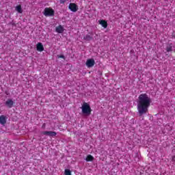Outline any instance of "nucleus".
<instances>
[{
    "mask_svg": "<svg viewBox=\"0 0 175 175\" xmlns=\"http://www.w3.org/2000/svg\"><path fill=\"white\" fill-rule=\"evenodd\" d=\"M36 49H37V51H44V47L43 46V44H42V42H38L36 45Z\"/></svg>",
    "mask_w": 175,
    "mask_h": 175,
    "instance_id": "obj_9",
    "label": "nucleus"
},
{
    "mask_svg": "<svg viewBox=\"0 0 175 175\" xmlns=\"http://www.w3.org/2000/svg\"><path fill=\"white\" fill-rule=\"evenodd\" d=\"M57 58H62V59H66L64 55H58Z\"/></svg>",
    "mask_w": 175,
    "mask_h": 175,
    "instance_id": "obj_17",
    "label": "nucleus"
},
{
    "mask_svg": "<svg viewBox=\"0 0 175 175\" xmlns=\"http://www.w3.org/2000/svg\"><path fill=\"white\" fill-rule=\"evenodd\" d=\"M167 52L170 53V51H172L173 50V46H172V44H170L166 48Z\"/></svg>",
    "mask_w": 175,
    "mask_h": 175,
    "instance_id": "obj_15",
    "label": "nucleus"
},
{
    "mask_svg": "<svg viewBox=\"0 0 175 175\" xmlns=\"http://www.w3.org/2000/svg\"><path fill=\"white\" fill-rule=\"evenodd\" d=\"M151 105V98L147 94H142L138 97L137 111L139 117L148 113V107Z\"/></svg>",
    "mask_w": 175,
    "mask_h": 175,
    "instance_id": "obj_1",
    "label": "nucleus"
},
{
    "mask_svg": "<svg viewBox=\"0 0 175 175\" xmlns=\"http://www.w3.org/2000/svg\"><path fill=\"white\" fill-rule=\"evenodd\" d=\"M5 94H6V95H9V94L8 93V92H5Z\"/></svg>",
    "mask_w": 175,
    "mask_h": 175,
    "instance_id": "obj_21",
    "label": "nucleus"
},
{
    "mask_svg": "<svg viewBox=\"0 0 175 175\" xmlns=\"http://www.w3.org/2000/svg\"><path fill=\"white\" fill-rule=\"evenodd\" d=\"M54 14H55V12H54V10H53V8H45L44 10V16H45V17H51L54 16Z\"/></svg>",
    "mask_w": 175,
    "mask_h": 175,
    "instance_id": "obj_3",
    "label": "nucleus"
},
{
    "mask_svg": "<svg viewBox=\"0 0 175 175\" xmlns=\"http://www.w3.org/2000/svg\"><path fill=\"white\" fill-rule=\"evenodd\" d=\"M44 126H46V124H44L42 125V127H44Z\"/></svg>",
    "mask_w": 175,
    "mask_h": 175,
    "instance_id": "obj_20",
    "label": "nucleus"
},
{
    "mask_svg": "<svg viewBox=\"0 0 175 175\" xmlns=\"http://www.w3.org/2000/svg\"><path fill=\"white\" fill-rule=\"evenodd\" d=\"M64 174L65 175H72V172L69 169H66L64 170Z\"/></svg>",
    "mask_w": 175,
    "mask_h": 175,
    "instance_id": "obj_16",
    "label": "nucleus"
},
{
    "mask_svg": "<svg viewBox=\"0 0 175 175\" xmlns=\"http://www.w3.org/2000/svg\"><path fill=\"white\" fill-rule=\"evenodd\" d=\"M95 65V60L94 59H88L86 61V66L88 68H92Z\"/></svg>",
    "mask_w": 175,
    "mask_h": 175,
    "instance_id": "obj_6",
    "label": "nucleus"
},
{
    "mask_svg": "<svg viewBox=\"0 0 175 175\" xmlns=\"http://www.w3.org/2000/svg\"><path fill=\"white\" fill-rule=\"evenodd\" d=\"M86 162H92L94 161V156L88 154L85 159Z\"/></svg>",
    "mask_w": 175,
    "mask_h": 175,
    "instance_id": "obj_11",
    "label": "nucleus"
},
{
    "mask_svg": "<svg viewBox=\"0 0 175 175\" xmlns=\"http://www.w3.org/2000/svg\"><path fill=\"white\" fill-rule=\"evenodd\" d=\"M83 39L84 40H86V42H90V40H92V36L87 34L85 36L83 37Z\"/></svg>",
    "mask_w": 175,
    "mask_h": 175,
    "instance_id": "obj_12",
    "label": "nucleus"
},
{
    "mask_svg": "<svg viewBox=\"0 0 175 175\" xmlns=\"http://www.w3.org/2000/svg\"><path fill=\"white\" fill-rule=\"evenodd\" d=\"M81 109H82V113L83 114H88V116H90V114H91V111H92V109H91V107L90 106V104L87 103H83Z\"/></svg>",
    "mask_w": 175,
    "mask_h": 175,
    "instance_id": "obj_2",
    "label": "nucleus"
},
{
    "mask_svg": "<svg viewBox=\"0 0 175 175\" xmlns=\"http://www.w3.org/2000/svg\"><path fill=\"white\" fill-rule=\"evenodd\" d=\"M42 135L50 136V137H54L57 136V132L55 131H43Z\"/></svg>",
    "mask_w": 175,
    "mask_h": 175,
    "instance_id": "obj_5",
    "label": "nucleus"
},
{
    "mask_svg": "<svg viewBox=\"0 0 175 175\" xmlns=\"http://www.w3.org/2000/svg\"><path fill=\"white\" fill-rule=\"evenodd\" d=\"M0 124L1 125H5V124H6V116L3 115L0 116Z\"/></svg>",
    "mask_w": 175,
    "mask_h": 175,
    "instance_id": "obj_10",
    "label": "nucleus"
},
{
    "mask_svg": "<svg viewBox=\"0 0 175 175\" xmlns=\"http://www.w3.org/2000/svg\"><path fill=\"white\" fill-rule=\"evenodd\" d=\"M68 9L71 10V12H76L77 10H79V7L75 3H70L68 5Z\"/></svg>",
    "mask_w": 175,
    "mask_h": 175,
    "instance_id": "obj_4",
    "label": "nucleus"
},
{
    "mask_svg": "<svg viewBox=\"0 0 175 175\" xmlns=\"http://www.w3.org/2000/svg\"><path fill=\"white\" fill-rule=\"evenodd\" d=\"M15 10L18 12V13H23V8H21V5H18L15 8Z\"/></svg>",
    "mask_w": 175,
    "mask_h": 175,
    "instance_id": "obj_14",
    "label": "nucleus"
},
{
    "mask_svg": "<svg viewBox=\"0 0 175 175\" xmlns=\"http://www.w3.org/2000/svg\"><path fill=\"white\" fill-rule=\"evenodd\" d=\"M172 161L175 162V156L172 157Z\"/></svg>",
    "mask_w": 175,
    "mask_h": 175,
    "instance_id": "obj_18",
    "label": "nucleus"
},
{
    "mask_svg": "<svg viewBox=\"0 0 175 175\" xmlns=\"http://www.w3.org/2000/svg\"><path fill=\"white\" fill-rule=\"evenodd\" d=\"M60 3H62V4L65 3V0H60Z\"/></svg>",
    "mask_w": 175,
    "mask_h": 175,
    "instance_id": "obj_19",
    "label": "nucleus"
},
{
    "mask_svg": "<svg viewBox=\"0 0 175 175\" xmlns=\"http://www.w3.org/2000/svg\"><path fill=\"white\" fill-rule=\"evenodd\" d=\"M55 31L57 32V33H63L64 31H65V29H64L62 25H59V26L56 27Z\"/></svg>",
    "mask_w": 175,
    "mask_h": 175,
    "instance_id": "obj_8",
    "label": "nucleus"
},
{
    "mask_svg": "<svg viewBox=\"0 0 175 175\" xmlns=\"http://www.w3.org/2000/svg\"><path fill=\"white\" fill-rule=\"evenodd\" d=\"M100 24L103 27V28H107V21L102 20L100 21Z\"/></svg>",
    "mask_w": 175,
    "mask_h": 175,
    "instance_id": "obj_13",
    "label": "nucleus"
},
{
    "mask_svg": "<svg viewBox=\"0 0 175 175\" xmlns=\"http://www.w3.org/2000/svg\"><path fill=\"white\" fill-rule=\"evenodd\" d=\"M5 106H8L9 109H12L14 105V101L13 100L8 98L5 103Z\"/></svg>",
    "mask_w": 175,
    "mask_h": 175,
    "instance_id": "obj_7",
    "label": "nucleus"
}]
</instances>
